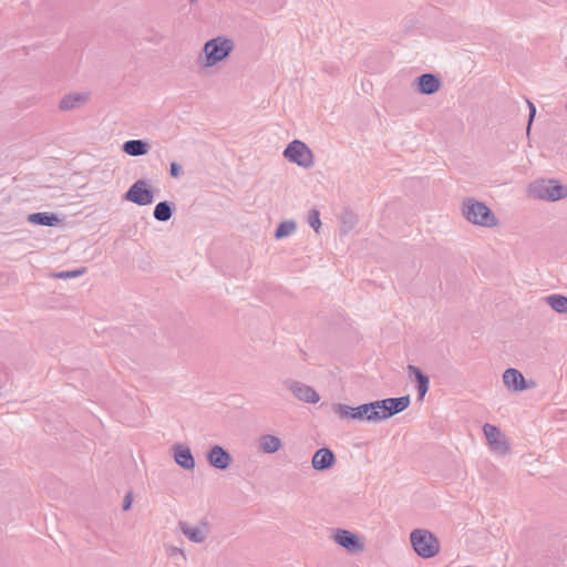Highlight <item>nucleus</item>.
<instances>
[{"mask_svg": "<svg viewBox=\"0 0 567 567\" xmlns=\"http://www.w3.org/2000/svg\"><path fill=\"white\" fill-rule=\"evenodd\" d=\"M410 395L377 400L358 406H350L343 403H336L332 410L341 419H351L360 422H381L390 419L409 408Z\"/></svg>", "mask_w": 567, "mask_h": 567, "instance_id": "nucleus-1", "label": "nucleus"}, {"mask_svg": "<svg viewBox=\"0 0 567 567\" xmlns=\"http://www.w3.org/2000/svg\"><path fill=\"white\" fill-rule=\"evenodd\" d=\"M462 215L468 223L481 227L493 228L499 223L493 210L485 203L473 197H467L463 200Z\"/></svg>", "mask_w": 567, "mask_h": 567, "instance_id": "nucleus-2", "label": "nucleus"}, {"mask_svg": "<svg viewBox=\"0 0 567 567\" xmlns=\"http://www.w3.org/2000/svg\"><path fill=\"white\" fill-rule=\"evenodd\" d=\"M235 49V42L226 37H216L208 40L203 48L205 54L204 66H214L224 61Z\"/></svg>", "mask_w": 567, "mask_h": 567, "instance_id": "nucleus-3", "label": "nucleus"}, {"mask_svg": "<svg viewBox=\"0 0 567 567\" xmlns=\"http://www.w3.org/2000/svg\"><path fill=\"white\" fill-rule=\"evenodd\" d=\"M414 551L422 558H433L440 553L439 538L427 529H414L410 534Z\"/></svg>", "mask_w": 567, "mask_h": 567, "instance_id": "nucleus-4", "label": "nucleus"}, {"mask_svg": "<svg viewBox=\"0 0 567 567\" xmlns=\"http://www.w3.org/2000/svg\"><path fill=\"white\" fill-rule=\"evenodd\" d=\"M530 194L539 199L556 202L567 197V186L556 179L535 182L529 185Z\"/></svg>", "mask_w": 567, "mask_h": 567, "instance_id": "nucleus-5", "label": "nucleus"}, {"mask_svg": "<svg viewBox=\"0 0 567 567\" xmlns=\"http://www.w3.org/2000/svg\"><path fill=\"white\" fill-rule=\"evenodd\" d=\"M282 154L287 161L303 168H310L315 164L312 151L300 140H293L290 142Z\"/></svg>", "mask_w": 567, "mask_h": 567, "instance_id": "nucleus-6", "label": "nucleus"}, {"mask_svg": "<svg viewBox=\"0 0 567 567\" xmlns=\"http://www.w3.org/2000/svg\"><path fill=\"white\" fill-rule=\"evenodd\" d=\"M123 199L138 206L151 205L154 202V190L146 179H137L124 193Z\"/></svg>", "mask_w": 567, "mask_h": 567, "instance_id": "nucleus-7", "label": "nucleus"}, {"mask_svg": "<svg viewBox=\"0 0 567 567\" xmlns=\"http://www.w3.org/2000/svg\"><path fill=\"white\" fill-rule=\"evenodd\" d=\"M483 432L486 436L487 443L491 449L502 455L509 452V445L506 442L505 435L501 432V430L489 423H486L483 426Z\"/></svg>", "mask_w": 567, "mask_h": 567, "instance_id": "nucleus-8", "label": "nucleus"}, {"mask_svg": "<svg viewBox=\"0 0 567 567\" xmlns=\"http://www.w3.org/2000/svg\"><path fill=\"white\" fill-rule=\"evenodd\" d=\"M284 384L300 401L317 403L320 400L318 392L310 385L293 380H285Z\"/></svg>", "mask_w": 567, "mask_h": 567, "instance_id": "nucleus-9", "label": "nucleus"}, {"mask_svg": "<svg viewBox=\"0 0 567 567\" xmlns=\"http://www.w3.org/2000/svg\"><path fill=\"white\" fill-rule=\"evenodd\" d=\"M206 460L212 467L220 471L227 470L233 461L230 453L220 445L212 446L206 453Z\"/></svg>", "mask_w": 567, "mask_h": 567, "instance_id": "nucleus-10", "label": "nucleus"}, {"mask_svg": "<svg viewBox=\"0 0 567 567\" xmlns=\"http://www.w3.org/2000/svg\"><path fill=\"white\" fill-rule=\"evenodd\" d=\"M441 85V79L433 73H423L415 79L416 91L424 95H432L436 93Z\"/></svg>", "mask_w": 567, "mask_h": 567, "instance_id": "nucleus-11", "label": "nucleus"}, {"mask_svg": "<svg viewBox=\"0 0 567 567\" xmlns=\"http://www.w3.org/2000/svg\"><path fill=\"white\" fill-rule=\"evenodd\" d=\"M333 540L349 551H355L363 548L360 537L347 529H337L333 535Z\"/></svg>", "mask_w": 567, "mask_h": 567, "instance_id": "nucleus-12", "label": "nucleus"}, {"mask_svg": "<svg viewBox=\"0 0 567 567\" xmlns=\"http://www.w3.org/2000/svg\"><path fill=\"white\" fill-rule=\"evenodd\" d=\"M409 377L415 382L417 399L423 400L430 388V378L419 367L408 365Z\"/></svg>", "mask_w": 567, "mask_h": 567, "instance_id": "nucleus-13", "label": "nucleus"}, {"mask_svg": "<svg viewBox=\"0 0 567 567\" xmlns=\"http://www.w3.org/2000/svg\"><path fill=\"white\" fill-rule=\"evenodd\" d=\"M336 463L334 453L328 447L317 450L312 456L311 464L316 471H326Z\"/></svg>", "mask_w": 567, "mask_h": 567, "instance_id": "nucleus-14", "label": "nucleus"}, {"mask_svg": "<svg viewBox=\"0 0 567 567\" xmlns=\"http://www.w3.org/2000/svg\"><path fill=\"white\" fill-rule=\"evenodd\" d=\"M173 456L178 466L184 470L192 471L195 467V458L188 446L175 444L173 446Z\"/></svg>", "mask_w": 567, "mask_h": 567, "instance_id": "nucleus-15", "label": "nucleus"}, {"mask_svg": "<svg viewBox=\"0 0 567 567\" xmlns=\"http://www.w3.org/2000/svg\"><path fill=\"white\" fill-rule=\"evenodd\" d=\"M178 527L181 532L193 543L200 544L207 538L208 529L207 524L202 523V526H190L186 522H179Z\"/></svg>", "mask_w": 567, "mask_h": 567, "instance_id": "nucleus-16", "label": "nucleus"}, {"mask_svg": "<svg viewBox=\"0 0 567 567\" xmlns=\"http://www.w3.org/2000/svg\"><path fill=\"white\" fill-rule=\"evenodd\" d=\"M503 382L508 389L514 391H523L528 388L522 372L514 368H508L505 370L503 373Z\"/></svg>", "mask_w": 567, "mask_h": 567, "instance_id": "nucleus-17", "label": "nucleus"}, {"mask_svg": "<svg viewBox=\"0 0 567 567\" xmlns=\"http://www.w3.org/2000/svg\"><path fill=\"white\" fill-rule=\"evenodd\" d=\"M27 220L34 225L55 227L61 223L60 217L51 212H39L29 214Z\"/></svg>", "mask_w": 567, "mask_h": 567, "instance_id": "nucleus-18", "label": "nucleus"}, {"mask_svg": "<svg viewBox=\"0 0 567 567\" xmlns=\"http://www.w3.org/2000/svg\"><path fill=\"white\" fill-rule=\"evenodd\" d=\"M151 145L143 140H128L123 143L122 151L130 156H143L148 153Z\"/></svg>", "mask_w": 567, "mask_h": 567, "instance_id": "nucleus-19", "label": "nucleus"}, {"mask_svg": "<svg viewBox=\"0 0 567 567\" xmlns=\"http://www.w3.org/2000/svg\"><path fill=\"white\" fill-rule=\"evenodd\" d=\"M89 99L87 94L84 93H70L62 97L59 103V109L61 111H71L80 107L84 103H86Z\"/></svg>", "mask_w": 567, "mask_h": 567, "instance_id": "nucleus-20", "label": "nucleus"}, {"mask_svg": "<svg viewBox=\"0 0 567 567\" xmlns=\"http://www.w3.org/2000/svg\"><path fill=\"white\" fill-rule=\"evenodd\" d=\"M176 207L173 202L163 200L159 202L153 212V216L158 221H167L172 218Z\"/></svg>", "mask_w": 567, "mask_h": 567, "instance_id": "nucleus-21", "label": "nucleus"}, {"mask_svg": "<svg viewBox=\"0 0 567 567\" xmlns=\"http://www.w3.org/2000/svg\"><path fill=\"white\" fill-rule=\"evenodd\" d=\"M281 441L278 436L266 434L259 439V449L267 454L276 453L281 447Z\"/></svg>", "mask_w": 567, "mask_h": 567, "instance_id": "nucleus-22", "label": "nucleus"}, {"mask_svg": "<svg viewBox=\"0 0 567 567\" xmlns=\"http://www.w3.org/2000/svg\"><path fill=\"white\" fill-rule=\"evenodd\" d=\"M547 305L557 313L567 315V296L553 293L546 297Z\"/></svg>", "mask_w": 567, "mask_h": 567, "instance_id": "nucleus-23", "label": "nucleus"}, {"mask_svg": "<svg viewBox=\"0 0 567 567\" xmlns=\"http://www.w3.org/2000/svg\"><path fill=\"white\" fill-rule=\"evenodd\" d=\"M296 227L297 225L293 220L281 221L275 230L276 239H282L289 236L292 231L296 230Z\"/></svg>", "mask_w": 567, "mask_h": 567, "instance_id": "nucleus-24", "label": "nucleus"}, {"mask_svg": "<svg viewBox=\"0 0 567 567\" xmlns=\"http://www.w3.org/2000/svg\"><path fill=\"white\" fill-rule=\"evenodd\" d=\"M85 272H86V268L82 267V268H79L75 270H66V271L56 272L53 275V277L58 278V279H71V278L80 277V276L84 275Z\"/></svg>", "mask_w": 567, "mask_h": 567, "instance_id": "nucleus-25", "label": "nucleus"}, {"mask_svg": "<svg viewBox=\"0 0 567 567\" xmlns=\"http://www.w3.org/2000/svg\"><path fill=\"white\" fill-rule=\"evenodd\" d=\"M308 224L310 225V227L313 228V230L316 233L319 231V228L321 227V221H320V212L316 208H312L310 212H309V215H308Z\"/></svg>", "mask_w": 567, "mask_h": 567, "instance_id": "nucleus-26", "label": "nucleus"}, {"mask_svg": "<svg viewBox=\"0 0 567 567\" xmlns=\"http://www.w3.org/2000/svg\"><path fill=\"white\" fill-rule=\"evenodd\" d=\"M169 174L174 178H178L183 174V167L177 162L169 164Z\"/></svg>", "mask_w": 567, "mask_h": 567, "instance_id": "nucleus-27", "label": "nucleus"}, {"mask_svg": "<svg viewBox=\"0 0 567 567\" xmlns=\"http://www.w3.org/2000/svg\"><path fill=\"white\" fill-rule=\"evenodd\" d=\"M9 384V374L7 372H0V395L2 394V390H7Z\"/></svg>", "mask_w": 567, "mask_h": 567, "instance_id": "nucleus-28", "label": "nucleus"}, {"mask_svg": "<svg viewBox=\"0 0 567 567\" xmlns=\"http://www.w3.org/2000/svg\"><path fill=\"white\" fill-rule=\"evenodd\" d=\"M528 106H529V114H528L527 132L530 131L532 123H533V121L535 118V115H536V107H535V105L532 102H528Z\"/></svg>", "mask_w": 567, "mask_h": 567, "instance_id": "nucleus-29", "label": "nucleus"}, {"mask_svg": "<svg viewBox=\"0 0 567 567\" xmlns=\"http://www.w3.org/2000/svg\"><path fill=\"white\" fill-rule=\"evenodd\" d=\"M132 502H133V495H132V492H128L124 496V499H123V504H122L123 511H128L132 506Z\"/></svg>", "mask_w": 567, "mask_h": 567, "instance_id": "nucleus-30", "label": "nucleus"}, {"mask_svg": "<svg viewBox=\"0 0 567 567\" xmlns=\"http://www.w3.org/2000/svg\"><path fill=\"white\" fill-rule=\"evenodd\" d=\"M189 2H190L192 4H195V3H197V0H189Z\"/></svg>", "mask_w": 567, "mask_h": 567, "instance_id": "nucleus-31", "label": "nucleus"}]
</instances>
